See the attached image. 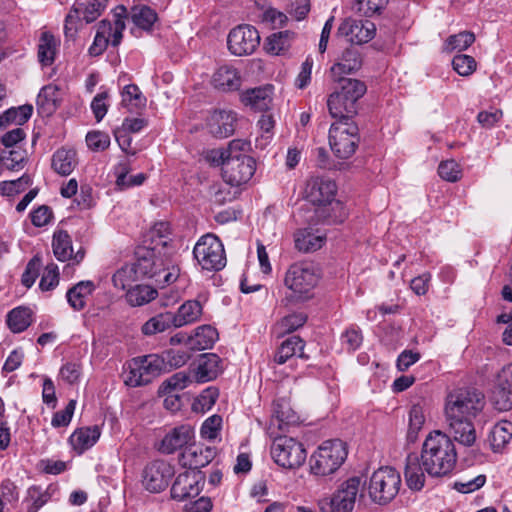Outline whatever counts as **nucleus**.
Returning <instances> with one entry per match:
<instances>
[{
  "label": "nucleus",
  "instance_id": "obj_30",
  "mask_svg": "<svg viewBox=\"0 0 512 512\" xmlns=\"http://www.w3.org/2000/svg\"><path fill=\"white\" fill-rule=\"evenodd\" d=\"M94 290L95 284L92 281H80L67 291V301L74 310L80 311L84 309L87 297Z\"/></svg>",
  "mask_w": 512,
  "mask_h": 512
},
{
  "label": "nucleus",
  "instance_id": "obj_21",
  "mask_svg": "<svg viewBox=\"0 0 512 512\" xmlns=\"http://www.w3.org/2000/svg\"><path fill=\"white\" fill-rule=\"evenodd\" d=\"M236 113L229 110H215L207 118L209 132L217 138H227L235 131Z\"/></svg>",
  "mask_w": 512,
  "mask_h": 512
},
{
  "label": "nucleus",
  "instance_id": "obj_44",
  "mask_svg": "<svg viewBox=\"0 0 512 512\" xmlns=\"http://www.w3.org/2000/svg\"><path fill=\"white\" fill-rule=\"evenodd\" d=\"M171 327H174L172 312H165L150 318L143 324L141 330L144 335L151 336L162 333Z\"/></svg>",
  "mask_w": 512,
  "mask_h": 512
},
{
  "label": "nucleus",
  "instance_id": "obj_50",
  "mask_svg": "<svg viewBox=\"0 0 512 512\" xmlns=\"http://www.w3.org/2000/svg\"><path fill=\"white\" fill-rule=\"evenodd\" d=\"M475 41L474 33L463 31L448 37L445 43V50L452 52L454 50L464 51Z\"/></svg>",
  "mask_w": 512,
  "mask_h": 512
},
{
  "label": "nucleus",
  "instance_id": "obj_22",
  "mask_svg": "<svg viewBox=\"0 0 512 512\" xmlns=\"http://www.w3.org/2000/svg\"><path fill=\"white\" fill-rule=\"evenodd\" d=\"M194 436L193 429L188 425H181L170 430L162 439L159 451L165 454L187 447Z\"/></svg>",
  "mask_w": 512,
  "mask_h": 512
},
{
  "label": "nucleus",
  "instance_id": "obj_12",
  "mask_svg": "<svg viewBox=\"0 0 512 512\" xmlns=\"http://www.w3.org/2000/svg\"><path fill=\"white\" fill-rule=\"evenodd\" d=\"M270 453L274 462L284 469L299 468L307 457L303 444L295 438L288 436L275 437Z\"/></svg>",
  "mask_w": 512,
  "mask_h": 512
},
{
  "label": "nucleus",
  "instance_id": "obj_16",
  "mask_svg": "<svg viewBox=\"0 0 512 512\" xmlns=\"http://www.w3.org/2000/svg\"><path fill=\"white\" fill-rule=\"evenodd\" d=\"M173 475V466L164 460H155L144 468L142 483L146 490L159 493L168 486Z\"/></svg>",
  "mask_w": 512,
  "mask_h": 512
},
{
  "label": "nucleus",
  "instance_id": "obj_27",
  "mask_svg": "<svg viewBox=\"0 0 512 512\" xmlns=\"http://www.w3.org/2000/svg\"><path fill=\"white\" fill-rule=\"evenodd\" d=\"M217 339V330L210 325H203L196 328L194 334L188 337L186 345L190 350H206L210 349Z\"/></svg>",
  "mask_w": 512,
  "mask_h": 512
},
{
  "label": "nucleus",
  "instance_id": "obj_46",
  "mask_svg": "<svg viewBox=\"0 0 512 512\" xmlns=\"http://www.w3.org/2000/svg\"><path fill=\"white\" fill-rule=\"evenodd\" d=\"M122 105L129 111L142 109L146 106V97L135 84L126 85L121 93Z\"/></svg>",
  "mask_w": 512,
  "mask_h": 512
},
{
  "label": "nucleus",
  "instance_id": "obj_61",
  "mask_svg": "<svg viewBox=\"0 0 512 512\" xmlns=\"http://www.w3.org/2000/svg\"><path fill=\"white\" fill-rule=\"evenodd\" d=\"M218 390L213 387H209L205 389L200 396L196 399L195 403L193 404L194 410H209L211 407L215 404L217 398H218Z\"/></svg>",
  "mask_w": 512,
  "mask_h": 512
},
{
  "label": "nucleus",
  "instance_id": "obj_56",
  "mask_svg": "<svg viewBox=\"0 0 512 512\" xmlns=\"http://www.w3.org/2000/svg\"><path fill=\"white\" fill-rule=\"evenodd\" d=\"M363 341L361 330L356 326H351L341 335V343L348 351L357 350Z\"/></svg>",
  "mask_w": 512,
  "mask_h": 512
},
{
  "label": "nucleus",
  "instance_id": "obj_29",
  "mask_svg": "<svg viewBox=\"0 0 512 512\" xmlns=\"http://www.w3.org/2000/svg\"><path fill=\"white\" fill-rule=\"evenodd\" d=\"M304 341L299 336H291L284 340L274 355V362L281 365L294 357L299 352V357L306 358L303 353Z\"/></svg>",
  "mask_w": 512,
  "mask_h": 512
},
{
  "label": "nucleus",
  "instance_id": "obj_11",
  "mask_svg": "<svg viewBox=\"0 0 512 512\" xmlns=\"http://www.w3.org/2000/svg\"><path fill=\"white\" fill-rule=\"evenodd\" d=\"M400 486L399 472L392 467H381L370 477L369 496L374 503L385 505L396 497Z\"/></svg>",
  "mask_w": 512,
  "mask_h": 512
},
{
  "label": "nucleus",
  "instance_id": "obj_25",
  "mask_svg": "<svg viewBox=\"0 0 512 512\" xmlns=\"http://www.w3.org/2000/svg\"><path fill=\"white\" fill-rule=\"evenodd\" d=\"M221 362L220 357L215 353L200 355L195 372L196 381L205 383L214 380L222 372Z\"/></svg>",
  "mask_w": 512,
  "mask_h": 512
},
{
  "label": "nucleus",
  "instance_id": "obj_51",
  "mask_svg": "<svg viewBox=\"0 0 512 512\" xmlns=\"http://www.w3.org/2000/svg\"><path fill=\"white\" fill-rule=\"evenodd\" d=\"M49 499L46 491H43L39 486H31L27 491V512H37Z\"/></svg>",
  "mask_w": 512,
  "mask_h": 512
},
{
  "label": "nucleus",
  "instance_id": "obj_57",
  "mask_svg": "<svg viewBox=\"0 0 512 512\" xmlns=\"http://www.w3.org/2000/svg\"><path fill=\"white\" fill-rule=\"evenodd\" d=\"M82 6V3L74 4L65 18L64 30L67 37H73L77 31V23L81 21L80 14H83Z\"/></svg>",
  "mask_w": 512,
  "mask_h": 512
},
{
  "label": "nucleus",
  "instance_id": "obj_2",
  "mask_svg": "<svg viewBox=\"0 0 512 512\" xmlns=\"http://www.w3.org/2000/svg\"><path fill=\"white\" fill-rule=\"evenodd\" d=\"M484 395L476 389H457L446 397L445 421L449 435L464 446L476 440L473 419L483 410Z\"/></svg>",
  "mask_w": 512,
  "mask_h": 512
},
{
  "label": "nucleus",
  "instance_id": "obj_26",
  "mask_svg": "<svg viewBox=\"0 0 512 512\" xmlns=\"http://www.w3.org/2000/svg\"><path fill=\"white\" fill-rule=\"evenodd\" d=\"M203 307L198 300H187L172 313L174 327L180 328L198 321L202 315Z\"/></svg>",
  "mask_w": 512,
  "mask_h": 512
},
{
  "label": "nucleus",
  "instance_id": "obj_18",
  "mask_svg": "<svg viewBox=\"0 0 512 512\" xmlns=\"http://www.w3.org/2000/svg\"><path fill=\"white\" fill-rule=\"evenodd\" d=\"M376 26L369 20L345 19L338 28V34L352 44H363L375 36Z\"/></svg>",
  "mask_w": 512,
  "mask_h": 512
},
{
  "label": "nucleus",
  "instance_id": "obj_33",
  "mask_svg": "<svg viewBox=\"0 0 512 512\" xmlns=\"http://www.w3.org/2000/svg\"><path fill=\"white\" fill-rule=\"evenodd\" d=\"M77 165L74 149L60 148L52 156V168L62 176L70 175Z\"/></svg>",
  "mask_w": 512,
  "mask_h": 512
},
{
  "label": "nucleus",
  "instance_id": "obj_60",
  "mask_svg": "<svg viewBox=\"0 0 512 512\" xmlns=\"http://www.w3.org/2000/svg\"><path fill=\"white\" fill-rule=\"evenodd\" d=\"M86 143L93 151H103L110 145V137L105 132L93 131L86 135Z\"/></svg>",
  "mask_w": 512,
  "mask_h": 512
},
{
  "label": "nucleus",
  "instance_id": "obj_23",
  "mask_svg": "<svg viewBox=\"0 0 512 512\" xmlns=\"http://www.w3.org/2000/svg\"><path fill=\"white\" fill-rule=\"evenodd\" d=\"M362 66V57L358 47L350 46L346 48L338 61L331 67L333 79L342 77L343 74H351L358 71Z\"/></svg>",
  "mask_w": 512,
  "mask_h": 512
},
{
  "label": "nucleus",
  "instance_id": "obj_7",
  "mask_svg": "<svg viewBox=\"0 0 512 512\" xmlns=\"http://www.w3.org/2000/svg\"><path fill=\"white\" fill-rule=\"evenodd\" d=\"M320 279V273L316 266L307 261H300L291 264L285 272L284 286L292 292L290 297L284 301L288 304L291 299L305 301L313 296V290Z\"/></svg>",
  "mask_w": 512,
  "mask_h": 512
},
{
  "label": "nucleus",
  "instance_id": "obj_17",
  "mask_svg": "<svg viewBox=\"0 0 512 512\" xmlns=\"http://www.w3.org/2000/svg\"><path fill=\"white\" fill-rule=\"evenodd\" d=\"M491 401L498 411L512 409V364L505 365L496 374Z\"/></svg>",
  "mask_w": 512,
  "mask_h": 512
},
{
  "label": "nucleus",
  "instance_id": "obj_31",
  "mask_svg": "<svg viewBox=\"0 0 512 512\" xmlns=\"http://www.w3.org/2000/svg\"><path fill=\"white\" fill-rule=\"evenodd\" d=\"M212 83L219 90L234 91L239 89L241 78L236 69L223 66L214 73Z\"/></svg>",
  "mask_w": 512,
  "mask_h": 512
},
{
  "label": "nucleus",
  "instance_id": "obj_63",
  "mask_svg": "<svg viewBox=\"0 0 512 512\" xmlns=\"http://www.w3.org/2000/svg\"><path fill=\"white\" fill-rule=\"evenodd\" d=\"M59 283V272L58 267L55 264H49L46 266L45 271L40 280V288L43 291H49L57 286Z\"/></svg>",
  "mask_w": 512,
  "mask_h": 512
},
{
  "label": "nucleus",
  "instance_id": "obj_36",
  "mask_svg": "<svg viewBox=\"0 0 512 512\" xmlns=\"http://www.w3.org/2000/svg\"><path fill=\"white\" fill-rule=\"evenodd\" d=\"M60 100V90L58 86L49 84L40 90L37 96V105L43 113L50 115L56 111Z\"/></svg>",
  "mask_w": 512,
  "mask_h": 512
},
{
  "label": "nucleus",
  "instance_id": "obj_48",
  "mask_svg": "<svg viewBox=\"0 0 512 512\" xmlns=\"http://www.w3.org/2000/svg\"><path fill=\"white\" fill-rule=\"evenodd\" d=\"M137 280H140V277L139 273L136 271L134 263L122 266L114 273L112 277L114 286L122 290H125Z\"/></svg>",
  "mask_w": 512,
  "mask_h": 512
},
{
  "label": "nucleus",
  "instance_id": "obj_5",
  "mask_svg": "<svg viewBox=\"0 0 512 512\" xmlns=\"http://www.w3.org/2000/svg\"><path fill=\"white\" fill-rule=\"evenodd\" d=\"M135 255L134 266L140 279H152L160 288H164L178 279L180 268L171 264L170 259L155 248L139 247Z\"/></svg>",
  "mask_w": 512,
  "mask_h": 512
},
{
  "label": "nucleus",
  "instance_id": "obj_34",
  "mask_svg": "<svg viewBox=\"0 0 512 512\" xmlns=\"http://www.w3.org/2000/svg\"><path fill=\"white\" fill-rule=\"evenodd\" d=\"M60 41L50 32H42L38 44V60L43 66H50L54 60Z\"/></svg>",
  "mask_w": 512,
  "mask_h": 512
},
{
  "label": "nucleus",
  "instance_id": "obj_24",
  "mask_svg": "<svg viewBox=\"0 0 512 512\" xmlns=\"http://www.w3.org/2000/svg\"><path fill=\"white\" fill-rule=\"evenodd\" d=\"M118 9L120 12L115 14L114 23H111L108 20H102L99 23L97 29V33L104 36L106 40H108L114 47L121 43L123 31L125 29L124 18L126 14V8L124 6H120Z\"/></svg>",
  "mask_w": 512,
  "mask_h": 512
},
{
  "label": "nucleus",
  "instance_id": "obj_42",
  "mask_svg": "<svg viewBox=\"0 0 512 512\" xmlns=\"http://www.w3.org/2000/svg\"><path fill=\"white\" fill-rule=\"evenodd\" d=\"M158 295L156 289L149 285H135L130 288L126 293V300L131 306H142L152 300Z\"/></svg>",
  "mask_w": 512,
  "mask_h": 512
},
{
  "label": "nucleus",
  "instance_id": "obj_4",
  "mask_svg": "<svg viewBox=\"0 0 512 512\" xmlns=\"http://www.w3.org/2000/svg\"><path fill=\"white\" fill-rule=\"evenodd\" d=\"M333 80L337 85L327 98L328 112L335 120H353L367 86L363 81L354 78L338 77Z\"/></svg>",
  "mask_w": 512,
  "mask_h": 512
},
{
  "label": "nucleus",
  "instance_id": "obj_19",
  "mask_svg": "<svg viewBox=\"0 0 512 512\" xmlns=\"http://www.w3.org/2000/svg\"><path fill=\"white\" fill-rule=\"evenodd\" d=\"M360 485L359 477H351L343 482L331 498L332 512H352Z\"/></svg>",
  "mask_w": 512,
  "mask_h": 512
},
{
  "label": "nucleus",
  "instance_id": "obj_59",
  "mask_svg": "<svg viewBox=\"0 0 512 512\" xmlns=\"http://www.w3.org/2000/svg\"><path fill=\"white\" fill-rule=\"evenodd\" d=\"M388 0H357L356 10L367 17L380 13L386 7Z\"/></svg>",
  "mask_w": 512,
  "mask_h": 512
},
{
  "label": "nucleus",
  "instance_id": "obj_55",
  "mask_svg": "<svg viewBox=\"0 0 512 512\" xmlns=\"http://www.w3.org/2000/svg\"><path fill=\"white\" fill-rule=\"evenodd\" d=\"M32 180L30 176L23 175L17 180L12 181H3L0 183V191L2 195L12 196L14 194L20 193L26 187L30 186Z\"/></svg>",
  "mask_w": 512,
  "mask_h": 512
},
{
  "label": "nucleus",
  "instance_id": "obj_28",
  "mask_svg": "<svg viewBox=\"0 0 512 512\" xmlns=\"http://www.w3.org/2000/svg\"><path fill=\"white\" fill-rule=\"evenodd\" d=\"M101 435L100 428L97 425L83 427L75 430L70 436V442L78 453L90 449L98 441Z\"/></svg>",
  "mask_w": 512,
  "mask_h": 512
},
{
  "label": "nucleus",
  "instance_id": "obj_40",
  "mask_svg": "<svg viewBox=\"0 0 512 512\" xmlns=\"http://www.w3.org/2000/svg\"><path fill=\"white\" fill-rule=\"evenodd\" d=\"M32 310L28 307H17L7 315V324L14 333L26 330L32 323Z\"/></svg>",
  "mask_w": 512,
  "mask_h": 512
},
{
  "label": "nucleus",
  "instance_id": "obj_45",
  "mask_svg": "<svg viewBox=\"0 0 512 512\" xmlns=\"http://www.w3.org/2000/svg\"><path fill=\"white\" fill-rule=\"evenodd\" d=\"M32 112L33 107L31 105H22L16 108L12 107L0 116V126L8 124L23 125L29 120Z\"/></svg>",
  "mask_w": 512,
  "mask_h": 512
},
{
  "label": "nucleus",
  "instance_id": "obj_1",
  "mask_svg": "<svg viewBox=\"0 0 512 512\" xmlns=\"http://www.w3.org/2000/svg\"><path fill=\"white\" fill-rule=\"evenodd\" d=\"M457 453L450 436L434 431L422 446L420 457L409 454L406 459L404 476L408 487L419 491L425 484V473L431 477L448 475L455 467Z\"/></svg>",
  "mask_w": 512,
  "mask_h": 512
},
{
  "label": "nucleus",
  "instance_id": "obj_43",
  "mask_svg": "<svg viewBox=\"0 0 512 512\" xmlns=\"http://www.w3.org/2000/svg\"><path fill=\"white\" fill-rule=\"evenodd\" d=\"M130 17L135 26L150 31L157 20V13L146 5H138L131 8Z\"/></svg>",
  "mask_w": 512,
  "mask_h": 512
},
{
  "label": "nucleus",
  "instance_id": "obj_58",
  "mask_svg": "<svg viewBox=\"0 0 512 512\" xmlns=\"http://www.w3.org/2000/svg\"><path fill=\"white\" fill-rule=\"evenodd\" d=\"M107 3L108 0H89L87 5L82 6L83 20H85L86 23L95 21L104 11Z\"/></svg>",
  "mask_w": 512,
  "mask_h": 512
},
{
  "label": "nucleus",
  "instance_id": "obj_37",
  "mask_svg": "<svg viewBox=\"0 0 512 512\" xmlns=\"http://www.w3.org/2000/svg\"><path fill=\"white\" fill-rule=\"evenodd\" d=\"M512 438V423L502 420L496 423L491 430L489 441L494 452H500Z\"/></svg>",
  "mask_w": 512,
  "mask_h": 512
},
{
  "label": "nucleus",
  "instance_id": "obj_41",
  "mask_svg": "<svg viewBox=\"0 0 512 512\" xmlns=\"http://www.w3.org/2000/svg\"><path fill=\"white\" fill-rule=\"evenodd\" d=\"M52 247L55 257L59 261H67L72 258V240L67 231L58 230L54 232Z\"/></svg>",
  "mask_w": 512,
  "mask_h": 512
},
{
  "label": "nucleus",
  "instance_id": "obj_62",
  "mask_svg": "<svg viewBox=\"0 0 512 512\" xmlns=\"http://www.w3.org/2000/svg\"><path fill=\"white\" fill-rule=\"evenodd\" d=\"M76 407V400H70L64 410L56 412L51 420L55 428L68 426L71 422Z\"/></svg>",
  "mask_w": 512,
  "mask_h": 512
},
{
  "label": "nucleus",
  "instance_id": "obj_39",
  "mask_svg": "<svg viewBox=\"0 0 512 512\" xmlns=\"http://www.w3.org/2000/svg\"><path fill=\"white\" fill-rule=\"evenodd\" d=\"M294 39V33L285 30L271 34L265 42V50L273 55H280L287 51Z\"/></svg>",
  "mask_w": 512,
  "mask_h": 512
},
{
  "label": "nucleus",
  "instance_id": "obj_53",
  "mask_svg": "<svg viewBox=\"0 0 512 512\" xmlns=\"http://www.w3.org/2000/svg\"><path fill=\"white\" fill-rule=\"evenodd\" d=\"M438 174L446 181L456 182L461 179L462 170L455 160H446L439 164Z\"/></svg>",
  "mask_w": 512,
  "mask_h": 512
},
{
  "label": "nucleus",
  "instance_id": "obj_3",
  "mask_svg": "<svg viewBox=\"0 0 512 512\" xmlns=\"http://www.w3.org/2000/svg\"><path fill=\"white\" fill-rule=\"evenodd\" d=\"M336 184L325 178H311L305 187V198L317 206L315 214L317 222L328 224L341 223L346 213L340 202L334 201Z\"/></svg>",
  "mask_w": 512,
  "mask_h": 512
},
{
  "label": "nucleus",
  "instance_id": "obj_15",
  "mask_svg": "<svg viewBox=\"0 0 512 512\" xmlns=\"http://www.w3.org/2000/svg\"><path fill=\"white\" fill-rule=\"evenodd\" d=\"M205 485V475L201 470L191 469L180 473L171 486V497L177 501L194 498Z\"/></svg>",
  "mask_w": 512,
  "mask_h": 512
},
{
  "label": "nucleus",
  "instance_id": "obj_52",
  "mask_svg": "<svg viewBox=\"0 0 512 512\" xmlns=\"http://www.w3.org/2000/svg\"><path fill=\"white\" fill-rule=\"evenodd\" d=\"M191 382L192 380L186 372H177L162 383L161 390L166 394H171L174 391L183 390Z\"/></svg>",
  "mask_w": 512,
  "mask_h": 512
},
{
  "label": "nucleus",
  "instance_id": "obj_38",
  "mask_svg": "<svg viewBox=\"0 0 512 512\" xmlns=\"http://www.w3.org/2000/svg\"><path fill=\"white\" fill-rule=\"evenodd\" d=\"M296 420L297 416L288 401L278 399L273 403L272 426H277L278 429L282 430L284 425L294 423Z\"/></svg>",
  "mask_w": 512,
  "mask_h": 512
},
{
  "label": "nucleus",
  "instance_id": "obj_49",
  "mask_svg": "<svg viewBox=\"0 0 512 512\" xmlns=\"http://www.w3.org/2000/svg\"><path fill=\"white\" fill-rule=\"evenodd\" d=\"M425 422L423 409L419 405H414L409 412V427L407 431V440L414 443L418 438V433Z\"/></svg>",
  "mask_w": 512,
  "mask_h": 512
},
{
  "label": "nucleus",
  "instance_id": "obj_9",
  "mask_svg": "<svg viewBox=\"0 0 512 512\" xmlns=\"http://www.w3.org/2000/svg\"><path fill=\"white\" fill-rule=\"evenodd\" d=\"M360 141L359 128L353 120H336L329 130V144L335 156L350 158Z\"/></svg>",
  "mask_w": 512,
  "mask_h": 512
},
{
  "label": "nucleus",
  "instance_id": "obj_20",
  "mask_svg": "<svg viewBox=\"0 0 512 512\" xmlns=\"http://www.w3.org/2000/svg\"><path fill=\"white\" fill-rule=\"evenodd\" d=\"M215 454L214 448L199 444H189L181 452L179 463L183 467H188L189 470H200L214 459Z\"/></svg>",
  "mask_w": 512,
  "mask_h": 512
},
{
  "label": "nucleus",
  "instance_id": "obj_10",
  "mask_svg": "<svg viewBox=\"0 0 512 512\" xmlns=\"http://www.w3.org/2000/svg\"><path fill=\"white\" fill-rule=\"evenodd\" d=\"M163 372L164 362L158 354L135 357L128 363L124 382L130 387L147 385Z\"/></svg>",
  "mask_w": 512,
  "mask_h": 512
},
{
  "label": "nucleus",
  "instance_id": "obj_13",
  "mask_svg": "<svg viewBox=\"0 0 512 512\" xmlns=\"http://www.w3.org/2000/svg\"><path fill=\"white\" fill-rule=\"evenodd\" d=\"M193 255L202 269L207 271H220L226 265L224 246L213 234H206L198 240Z\"/></svg>",
  "mask_w": 512,
  "mask_h": 512
},
{
  "label": "nucleus",
  "instance_id": "obj_8",
  "mask_svg": "<svg viewBox=\"0 0 512 512\" xmlns=\"http://www.w3.org/2000/svg\"><path fill=\"white\" fill-rule=\"evenodd\" d=\"M346 457L347 450L341 440H327L311 456V472L319 476L332 474L343 464Z\"/></svg>",
  "mask_w": 512,
  "mask_h": 512
},
{
  "label": "nucleus",
  "instance_id": "obj_32",
  "mask_svg": "<svg viewBox=\"0 0 512 512\" xmlns=\"http://www.w3.org/2000/svg\"><path fill=\"white\" fill-rule=\"evenodd\" d=\"M272 88L270 86L257 87L242 94V102L251 108L259 111H265L269 108L271 102Z\"/></svg>",
  "mask_w": 512,
  "mask_h": 512
},
{
  "label": "nucleus",
  "instance_id": "obj_35",
  "mask_svg": "<svg viewBox=\"0 0 512 512\" xmlns=\"http://www.w3.org/2000/svg\"><path fill=\"white\" fill-rule=\"evenodd\" d=\"M323 235L315 234L309 230H300L295 233V248L302 253H311L319 250L325 243Z\"/></svg>",
  "mask_w": 512,
  "mask_h": 512
},
{
  "label": "nucleus",
  "instance_id": "obj_54",
  "mask_svg": "<svg viewBox=\"0 0 512 512\" xmlns=\"http://www.w3.org/2000/svg\"><path fill=\"white\" fill-rule=\"evenodd\" d=\"M454 70L461 76H468L476 69V61L472 56L459 54L452 60Z\"/></svg>",
  "mask_w": 512,
  "mask_h": 512
},
{
  "label": "nucleus",
  "instance_id": "obj_47",
  "mask_svg": "<svg viewBox=\"0 0 512 512\" xmlns=\"http://www.w3.org/2000/svg\"><path fill=\"white\" fill-rule=\"evenodd\" d=\"M188 350V347L186 349H169L163 351L161 354H158V356L163 359L164 372L172 368H177L185 365L187 361L191 358V354Z\"/></svg>",
  "mask_w": 512,
  "mask_h": 512
},
{
  "label": "nucleus",
  "instance_id": "obj_6",
  "mask_svg": "<svg viewBox=\"0 0 512 512\" xmlns=\"http://www.w3.org/2000/svg\"><path fill=\"white\" fill-rule=\"evenodd\" d=\"M249 150L250 143L246 140L235 139L230 142L232 156L226 160L222 175L227 184L239 187L248 183L254 175L256 162L246 154Z\"/></svg>",
  "mask_w": 512,
  "mask_h": 512
},
{
  "label": "nucleus",
  "instance_id": "obj_64",
  "mask_svg": "<svg viewBox=\"0 0 512 512\" xmlns=\"http://www.w3.org/2000/svg\"><path fill=\"white\" fill-rule=\"evenodd\" d=\"M306 321L307 315L302 312H298L287 315L284 318H282L279 325L284 332L291 333L297 330L298 328L302 327L306 323Z\"/></svg>",
  "mask_w": 512,
  "mask_h": 512
},
{
  "label": "nucleus",
  "instance_id": "obj_14",
  "mask_svg": "<svg viewBox=\"0 0 512 512\" xmlns=\"http://www.w3.org/2000/svg\"><path fill=\"white\" fill-rule=\"evenodd\" d=\"M259 44V32L251 25H239L233 28L227 37L228 50L235 56L251 55Z\"/></svg>",
  "mask_w": 512,
  "mask_h": 512
}]
</instances>
